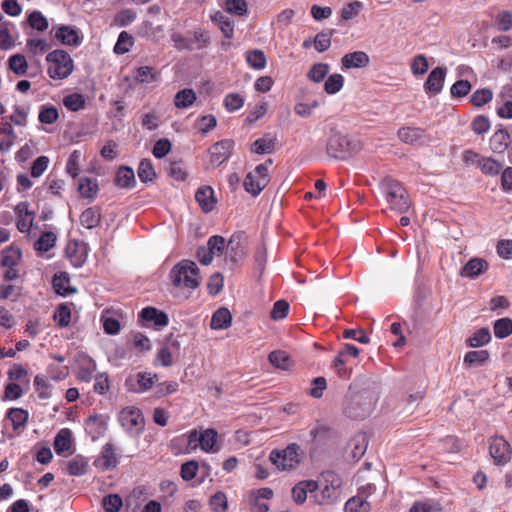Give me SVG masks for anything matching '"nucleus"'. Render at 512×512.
Masks as SVG:
<instances>
[{"label":"nucleus","mask_w":512,"mask_h":512,"mask_svg":"<svg viewBox=\"0 0 512 512\" xmlns=\"http://www.w3.org/2000/svg\"><path fill=\"white\" fill-rule=\"evenodd\" d=\"M174 287L175 297L187 299L191 292L199 286V268L194 261L182 260L176 264L169 274Z\"/></svg>","instance_id":"obj_1"},{"label":"nucleus","mask_w":512,"mask_h":512,"mask_svg":"<svg viewBox=\"0 0 512 512\" xmlns=\"http://www.w3.org/2000/svg\"><path fill=\"white\" fill-rule=\"evenodd\" d=\"M362 150L361 142L348 135L333 133L326 145L327 154L337 160H346Z\"/></svg>","instance_id":"obj_2"},{"label":"nucleus","mask_w":512,"mask_h":512,"mask_svg":"<svg viewBox=\"0 0 512 512\" xmlns=\"http://www.w3.org/2000/svg\"><path fill=\"white\" fill-rule=\"evenodd\" d=\"M375 403L374 397L368 392L349 394L344 400L343 412L348 418L361 420L372 413Z\"/></svg>","instance_id":"obj_3"},{"label":"nucleus","mask_w":512,"mask_h":512,"mask_svg":"<svg viewBox=\"0 0 512 512\" xmlns=\"http://www.w3.org/2000/svg\"><path fill=\"white\" fill-rule=\"evenodd\" d=\"M46 61L49 63L47 74L54 80H63L73 72V59L64 50L57 49L49 52Z\"/></svg>","instance_id":"obj_4"},{"label":"nucleus","mask_w":512,"mask_h":512,"mask_svg":"<svg viewBox=\"0 0 512 512\" xmlns=\"http://www.w3.org/2000/svg\"><path fill=\"white\" fill-rule=\"evenodd\" d=\"M382 189L385 194L386 201L391 209L398 213H405L410 207V201L406 190L400 182L392 179L385 178L382 182Z\"/></svg>","instance_id":"obj_5"},{"label":"nucleus","mask_w":512,"mask_h":512,"mask_svg":"<svg viewBox=\"0 0 512 512\" xmlns=\"http://www.w3.org/2000/svg\"><path fill=\"white\" fill-rule=\"evenodd\" d=\"M302 455L303 452L300 446L296 443H291L282 450H272L269 459L278 470L290 471L299 465Z\"/></svg>","instance_id":"obj_6"},{"label":"nucleus","mask_w":512,"mask_h":512,"mask_svg":"<svg viewBox=\"0 0 512 512\" xmlns=\"http://www.w3.org/2000/svg\"><path fill=\"white\" fill-rule=\"evenodd\" d=\"M172 40L177 49L188 51L202 50L211 44L209 32L202 29L189 32L185 36L181 34H174L172 36Z\"/></svg>","instance_id":"obj_7"},{"label":"nucleus","mask_w":512,"mask_h":512,"mask_svg":"<svg viewBox=\"0 0 512 512\" xmlns=\"http://www.w3.org/2000/svg\"><path fill=\"white\" fill-rule=\"evenodd\" d=\"M342 480L333 471H325L321 474V494L316 496V502L324 505L336 501L340 495Z\"/></svg>","instance_id":"obj_8"},{"label":"nucleus","mask_w":512,"mask_h":512,"mask_svg":"<svg viewBox=\"0 0 512 512\" xmlns=\"http://www.w3.org/2000/svg\"><path fill=\"white\" fill-rule=\"evenodd\" d=\"M122 427L132 435H139L144 430V417L139 408L125 407L119 414Z\"/></svg>","instance_id":"obj_9"},{"label":"nucleus","mask_w":512,"mask_h":512,"mask_svg":"<svg viewBox=\"0 0 512 512\" xmlns=\"http://www.w3.org/2000/svg\"><path fill=\"white\" fill-rule=\"evenodd\" d=\"M234 148V141L231 139H223L214 143L208 150L210 156V165L213 168L219 167L226 162Z\"/></svg>","instance_id":"obj_10"},{"label":"nucleus","mask_w":512,"mask_h":512,"mask_svg":"<svg viewBox=\"0 0 512 512\" xmlns=\"http://www.w3.org/2000/svg\"><path fill=\"white\" fill-rule=\"evenodd\" d=\"M489 452L497 465H504L511 459V449L509 443L500 436H495L489 440Z\"/></svg>","instance_id":"obj_11"},{"label":"nucleus","mask_w":512,"mask_h":512,"mask_svg":"<svg viewBox=\"0 0 512 512\" xmlns=\"http://www.w3.org/2000/svg\"><path fill=\"white\" fill-rule=\"evenodd\" d=\"M446 76V68L435 67L429 73L425 83L424 91L429 96H435L442 91Z\"/></svg>","instance_id":"obj_12"},{"label":"nucleus","mask_w":512,"mask_h":512,"mask_svg":"<svg viewBox=\"0 0 512 512\" xmlns=\"http://www.w3.org/2000/svg\"><path fill=\"white\" fill-rule=\"evenodd\" d=\"M273 495V490L268 487L251 491L248 498L251 512H268L269 506L262 500H269Z\"/></svg>","instance_id":"obj_13"},{"label":"nucleus","mask_w":512,"mask_h":512,"mask_svg":"<svg viewBox=\"0 0 512 512\" xmlns=\"http://www.w3.org/2000/svg\"><path fill=\"white\" fill-rule=\"evenodd\" d=\"M86 433L93 441L102 436L107 429L106 418L102 415L93 414L84 423Z\"/></svg>","instance_id":"obj_14"},{"label":"nucleus","mask_w":512,"mask_h":512,"mask_svg":"<svg viewBox=\"0 0 512 512\" xmlns=\"http://www.w3.org/2000/svg\"><path fill=\"white\" fill-rule=\"evenodd\" d=\"M52 31H55L54 37L63 45L79 46L81 43L78 31L72 26L62 25L58 28H53Z\"/></svg>","instance_id":"obj_15"},{"label":"nucleus","mask_w":512,"mask_h":512,"mask_svg":"<svg viewBox=\"0 0 512 512\" xmlns=\"http://www.w3.org/2000/svg\"><path fill=\"white\" fill-rule=\"evenodd\" d=\"M195 199L205 213L211 212L216 204L214 190L210 186H202L195 193Z\"/></svg>","instance_id":"obj_16"},{"label":"nucleus","mask_w":512,"mask_h":512,"mask_svg":"<svg viewBox=\"0 0 512 512\" xmlns=\"http://www.w3.org/2000/svg\"><path fill=\"white\" fill-rule=\"evenodd\" d=\"M140 318L147 322H153L157 327H164L168 325L169 319L165 312L158 310L155 307H145L139 314Z\"/></svg>","instance_id":"obj_17"},{"label":"nucleus","mask_w":512,"mask_h":512,"mask_svg":"<svg viewBox=\"0 0 512 512\" xmlns=\"http://www.w3.org/2000/svg\"><path fill=\"white\" fill-rule=\"evenodd\" d=\"M399 139L406 144H421L426 135L425 130L419 127H402L398 130Z\"/></svg>","instance_id":"obj_18"},{"label":"nucleus","mask_w":512,"mask_h":512,"mask_svg":"<svg viewBox=\"0 0 512 512\" xmlns=\"http://www.w3.org/2000/svg\"><path fill=\"white\" fill-rule=\"evenodd\" d=\"M102 220L101 208L93 206L85 209L79 217L81 226L86 229H94L98 227Z\"/></svg>","instance_id":"obj_19"},{"label":"nucleus","mask_w":512,"mask_h":512,"mask_svg":"<svg viewBox=\"0 0 512 512\" xmlns=\"http://www.w3.org/2000/svg\"><path fill=\"white\" fill-rule=\"evenodd\" d=\"M342 66L346 69L363 68L369 65L370 59L367 53L355 51L347 53L342 57Z\"/></svg>","instance_id":"obj_20"},{"label":"nucleus","mask_w":512,"mask_h":512,"mask_svg":"<svg viewBox=\"0 0 512 512\" xmlns=\"http://www.w3.org/2000/svg\"><path fill=\"white\" fill-rule=\"evenodd\" d=\"M510 144V134L502 126L490 138V148L494 153H504Z\"/></svg>","instance_id":"obj_21"},{"label":"nucleus","mask_w":512,"mask_h":512,"mask_svg":"<svg viewBox=\"0 0 512 512\" xmlns=\"http://www.w3.org/2000/svg\"><path fill=\"white\" fill-rule=\"evenodd\" d=\"M488 263L481 258L470 259L461 269L460 275L463 277L475 278L486 271Z\"/></svg>","instance_id":"obj_22"},{"label":"nucleus","mask_w":512,"mask_h":512,"mask_svg":"<svg viewBox=\"0 0 512 512\" xmlns=\"http://www.w3.org/2000/svg\"><path fill=\"white\" fill-rule=\"evenodd\" d=\"M98 461L103 470H113L117 467L118 459L115 453L114 445L112 443H106L103 446Z\"/></svg>","instance_id":"obj_23"},{"label":"nucleus","mask_w":512,"mask_h":512,"mask_svg":"<svg viewBox=\"0 0 512 512\" xmlns=\"http://www.w3.org/2000/svg\"><path fill=\"white\" fill-rule=\"evenodd\" d=\"M208 250L210 252L221 254L225 248L228 250L234 251L238 247V243L235 245V236H232V238L229 240L228 243H226V240L224 237L219 235L211 236L208 240Z\"/></svg>","instance_id":"obj_24"},{"label":"nucleus","mask_w":512,"mask_h":512,"mask_svg":"<svg viewBox=\"0 0 512 512\" xmlns=\"http://www.w3.org/2000/svg\"><path fill=\"white\" fill-rule=\"evenodd\" d=\"M268 183V179H259L255 173L249 172L244 179L243 185L246 192L252 194L253 196H258L261 191L268 185Z\"/></svg>","instance_id":"obj_25"},{"label":"nucleus","mask_w":512,"mask_h":512,"mask_svg":"<svg viewBox=\"0 0 512 512\" xmlns=\"http://www.w3.org/2000/svg\"><path fill=\"white\" fill-rule=\"evenodd\" d=\"M211 20L217 24L223 33V35L231 39L234 35V21L226 16L221 11H216L214 14L211 15Z\"/></svg>","instance_id":"obj_26"},{"label":"nucleus","mask_w":512,"mask_h":512,"mask_svg":"<svg viewBox=\"0 0 512 512\" xmlns=\"http://www.w3.org/2000/svg\"><path fill=\"white\" fill-rule=\"evenodd\" d=\"M232 315L227 308H219L212 316L210 327L214 330L227 329L231 326Z\"/></svg>","instance_id":"obj_27"},{"label":"nucleus","mask_w":512,"mask_h":512,"mask_svg":"<svg viewBox=\"0 0 512 512\" xmlns=\"http://www.w3.org/2000/svg\"><path fill=\"white\" fill-rule=\"evenodd\" d=\"M135 174L132 168L128 166H122L118 169L115 176V184L120 188H132L134 187Z\"/></svg>","instance_id":"obj_28"},{"label":"nucleus","mask_w":512,"mask_h":512,"mask_svg":"<svg viewBox=\"0 0 512 512\" xmlns=\"http://www.w3.org/2000/svg\"><path fill=\"white\" fill-rule=\"evenodd\" d=\"M78 191L82 197L93 200L99 191L97 180L89 177L80 178Z\"/></svg>","instance_id":"obj_29"},{"label":"nucleus","mask_w":512,"mask_h":512,"mask_svg":"<svg viewBox=\"0 0 512 512\" xmlns=\"http://www.w3.org/2000/svg\"><path fill=\"white\" fill-rule=\"evenodd\" d=\"M70 279L67 275V273L62 272L60 274H56L53 277L52 284L55 289V291L63 296L73 294L76 292L75 288H72L69 286Z\"/></svg>","instance_id":"obj_30"},{"label":"nucleus","mask_w":512,"mask_h":512,"mask_svg":"<svg viewBox=\"0 0 512 512\" xmlns=\"http://www.w3.org/2000/svg\"><path fill=\"white\" fill-rule=\"evenodd\" d=\"M8 68L17 76L25 75L28 70L26 57L20 53L11 55L8 59Z\"/></svg>","instance_id":"obj_31"},{"label":"nucleus","mask_w":512,"mask_h":512,"mask_svg":"<svg viewBox=\"0 0 512 512\" xmlns=\"http://www.w3.org/2000/svg\"><path fill=\"white\" fill-rule=\"evenodd\" d=\"M218 434L214 429H206L200 433V448L205 452H216L215 448L217 443Z\"/></svg>","instance_id":"obj_32"},{"label":"nucleus","mask_w":512,"mask_h":512,"mask_svg":"<svg viewBox=\"0 0 512 512\" xmlns=\"http://www.w3.org/2000/svg\"><path fill=\"white\" fill-rule=\"evenodd\" d=\"M491 340L489 328L483 327L477 330L471 337L466 340L468 347L478 348L486 345Z\"/></svg>","instance_id":"obj_33"},{"label":"nucleus","mask_w":512,"mask_h":512,"mask_svg":"<svg viewBox=\"0 0 512 512\" xmlns=\"http://www.w3.org/2000/svg\"><path fill=\"white\" fill-rule=\"evenodd\" d=\"M22 256L21 250L18 247L10 246L1 252L0 264L1 266H17Z\"/></svg>","instance_id":"obj_34"},{"label":"nucleus","mask_w":512,"mask_h":512,"mask_svg":"<svg viewBox=\"0 0 512 512\" xmlns=\"http://www.w3.org/2000/svg\"><path fill=\"white\" fill-rule=\"evenodd\" d=\"M71 447V432L69 429L60 430L54 439V449L57 454L68 451Z\"/></svg>","instance_id":"obj_35"},{"label":"nucleus","mask_w":512,"mask_h":512,"mask_svg":"<svg viewBox=\"0 0 512 512\" xmlns=\"http://www.w3.org/2000/svg\"><path fill=\"white\" fill-rule=\"evenodd\" d=\"M63 105L72 112H77L85 108V97L80 93H72L63 98Z\"/></svg>","instance_id":"obj_36"},{"label":"nucleus","mask_w":512,"mask_h":512,"mask_svg":"<svg viewBox=\"0 0 512 512\" xmlns=\"http://www.w3.org/2000/svg\"><path fill=\"white\" fill-rule=\"evenodd\" d=\"M494 335L498 339H504L512 334V319L500 318L494 322Z\"/></svg>","instance_id":"obj_37"},{"label":"nucleus","mask_w":512,"mask_h":512,"mask_svg":"<svg viewBox=\"0 0 512 512\" xmlns=\"http://www.w3.org/2000/svg\"><path fill=\"white\" fill-rule=\"evenodd\" d=\"M22 294V287L8 282L0 285V299L17 301Z\"/></svg>","instance_id":"obj_38"},{"label":"nucleus","mask_w":512,"mask_h":512,"mask_svg":"<svg viewBox=\"0 0 512 512\" xmlns=\"http://www.w3.org/2000/svg\"><path fill=\"white\" fill-rule=\"evenodd\" d=\"M7 418L12 422L14 430L25 426L28 421V412L22 408H11L7 412Z\"/></svg>","instance_id":"obj_39"},{"label":"nucleus","mask_w":512,"mask_h":512,"mask_svg":"<svg viewBox=\"0 0 512 512\" xmlns=\"http://www.w3.org/2000/svg\"><path fill=\"white\" fill-rule=\"evenodd\" d=\"M247 63L254 69L261 70L266 67L265 53L260 49L250 50L246 54Z\"/></svg>","instance_id":"obj_40"},{"label":"nucleus","mask_w":512,"mask_h":512,"mask_svg":"<svg viewBox=\"0 0 512 512\" xmlns=\"http://www.w3.org/2000/svg\"><path fill=\"white\" fill-rule=\"evenodd\" d=\"M59 118L58 109L53 105H42L40 107L38 120L42 124H53Z\"/></svg>","instance_id":"obj_41"},{"label":"nucleus","mask_w":512,"mask_h":512,"mask_svg":"<svg viewBox=\"0 0 512 512\" xmlns=\"http://www.w3.org/2000/svg\"><path fill=\"white\" fill-rule=\"evenodd\" d=\"M276 144L275 138H259L251 145V151L257 154L272 153Z\"/></svg>","instance_id":"obj_42"},{"label":"nucleus","mask_w":512,"mask_h":512,"mask_svg":"<svg viewBox=\"0 0 512 512\" xmlns=\"http://www.w3.org/2000/svg\"><path fill=\"white\" fill-rule=\"evenodd\" d=\"M478 167L485 174L495 176L502 169V164L491 157H482L478 160Z\"/></svg>","instance_id":"obj_43"},{"label":"nucleus","mask_w":512,"mask_h":512,"mask_svg":"<svg viewBox=\"0 0 512 512\" xmlns=\"http://www.w3.org/2000/svg\"><path fill=\"white\" fill-rule=\"evenodd\" d=\"M196 100L193 89H183L176 93L174 103L177 108H187Z\"/></svg>","instance_id":"obj_44"},{"label":"nucleus","mask_w":512,"mask_h":512,"mask_svg":"<svg viewBox=\"0 0 512 512\" xmlns=\"http://www.w3.org/2000/svg\"><path fill=\"white\" fill-rule=\"evenodd\" d=\"M57 240V235L54 232H44L40 238L35 242L34 248L39 252H47L54 247Z\"/></svg>","instance_id":"obj_45"},{"label":"nucleus","mask_w":512,"mask_h":512,"mask_svg":"<svg viewBox=\"0 0 512 512\" xmlns=\"http://www.w3.org/2000/svg\"><path fill=\"white\" fill-rule=\"evenodd\" d=\"M96 371V362L92 358H87L79 367L77 378L83 382H90Z\"/></svg>","instance_id":"obj_46"},{"label":"nucleus","mask_w":512,"mask_h":512,"mask_svg":"<svg viewBox=\"0 0 512 512\" xmlns=\"http://www.w3.org/2000/svg\"><path fill=\"white\" fill-rule=\"evenodd\" d=\"M330 66L326 63H315L307 73V78L313 82L319 83L327 76Z\"/></svg>","instance_id":"obj_47"},{"label":"nucleus","mask_w":512,"mask_h":512,"mask_svg":"<svg viewBox=\"0 0 512 512\" xmlns=\"http://www.w3.org/2000/svg\"><path fill=\"white\" fill-rule=\"evenodd\" d=\"M34 386H35V390H36L39 398L49 399L51 397V392H50L51 385H50L49 381L47 380L46 376H44L42 374L36 375L34 377Z\"/></svg>","instance_id":"obj_48"},{"label":"nucleus","mask_w":512,"mask_h":512,"mask_svg":"<svg viewBox=\"0 0 512 512\" xmlns=\"http://www.w3.org/2000/svg\"><path fill=\"white\" fill-rule=\"evenodd\" d=\"M269 362L276 368L286 370L290 366V358L285 351H272L268 356Z\"/></svg>","instance_id":"obj_49"},{"label":"nucleus","mask_w":512,"mask_h":512,"mask_svg":"<svg viewBox=\"0 0 512 512\" xmlns=\"http://www.w3.org/2000/svg\"><path fill=\"white\" fill-rule=\"evenodd\" d=\"M344 85V77L341 74L330 75L324 84V90L327 94L333 95L339 92Z\"/></svg>","instance_id":"obj_50"},{"label":"nucleus","mask_w":512,"mask_h":512,"mask_svg":"<svg viewBox=\"0 0 512 512\" xmlns=\"http://www.w3.org/2000/svg\"><path fill=\"white\" fill-rule=\"evenodd\" d=\"M134 41L131 34L127 31H122L119 34L118 40L114 46V52L116 54H124L127 53L132 47Z\"/></svg>","instance_id":"obj_51"},{"label":"nucleus","mask_w":512,"mask_h":512,"mask_svg":"<svg viewBox=\"0 0 512 512\" xmlns=\"http://www.w3.org/2000/svg\"><path fill=\"white\" fill-rule=\"evenodd\" d=\"M53 318L59 327H67L71 320L70 308L66 304H60L57 307Z\"/></svg>","instance_id":"obj_52"},{"label":"nucleus","mask_w":512,"mask_h":512,"mask_svg":"<svg viewBox=\"0 0 512 512\" xmlns=\"http://www.w3.org/2000/svg\"><path fill=\"white\" fill-rule=\"evenodd\" d=\"M369 509L370 504L359 496L352 497L345 504V512H368Z\"/></svg>","instance_id":"obj_53"},{"label":"nucleus","mask_w":512,"mask_h":512,"mask_svg":"<svg viewBox=\"0 0 512 512\" xmlns=\"http://www.w3.org/2000/svg\"><path fill=\"white\" fill-rule=\"evenodd\" d=\"M489 358L487 350L469 351L464 356V363L472 365H481L486 362Z\"/></svg>","instance_id":"obj_54"},{"label":"nucleus","mask_w":512,"mask_h":512,"mask_svg":"<svg viewBox=\"0 0 512 512\" xmlns=\"http://www.w3.org/2000/svg\"><path fill=\"white\" fill-rule=\"evenodd\" d=\"M493 93L490 89H477L470 98L472 104L476 107H482L492 100Z\"/></svg>","instance_id":"obj_55"},{"label":"nucleus","mask_w":512,"mask_h":512,"mask_svg":"<svg viewBox=\"0 0 512 512\" xmlns=\"http://www.w3.org/2000/svg\"><path fill=\"white\" fill-rule=\"evenodd\" d=\"M102 505L105 512H119L123 501L118 494H109L103 498Z\"/></svg>","instance_id":"obj_56"},{"label":"nucleus","mask_w":512,"mask_h":512,"mask_svg":"<svg viewBox=\"0 0 512 512\" xmlns=\"http://www.w3.org/2000/svg\"><path fill=\"white\" fill-rule=\"evenodd\" d=\"M155 170L150 160L144 159L138 167V177L144 183L152 181L155 178Z\"/></svg>","instance_id":"obj_57"},{"label":"nucleus","mask_w":512,"mask_h":512,"mask_svg":"<svg viewBox=\"0 0 512 512\" xmlns=\"http://www.w3.org/2000/svg\"><path fill=\"white\" fill-rule=\"evenodd\" d=\"M87 461L83 458H75L67 463V471L71 476H82L87 471Z\"/></svg>","instance_id":"obj_58"},{"label":"nucleus","mask_w":512,"mask_h":512,"mask_svg":"<svg viewBox=\"0 0 512 512\" xmlns=\"http://www.w3.org/2000/svg\"><path fill=\"white\" fill-rule=\"evenodd\" d=\"M333 33H334V30H330L329 32H325V31L319 32L316 35L313 43H314L315 49L318 52H324L330 47L331 38L333 36Z\"/></svg>","instance_id":"obj_59"},{"label":"nucleus","mask_w":512,"mask_h":512,"mask_svg":"<svg viewBox=\"0 0 512 512\" xmlns=\"http://www.w3.org/2000/svg\"><path fill=\"white\" fill-rule=\"evenodd\" d=\"M136 19V12L131 9H123L114 16V23L119 27H126Z\"/></svg>","instance_id":"obj_60"},{"label":"nucleus","mask_w":512,"mask_h":512,"mask_svg":"<svg viewBox=\"0 0 512 512\" xmlns=\"http://www.w3.org/2000/svg\"><path fill=\"white\" fill-rule=\"evenodd\" d=\"M289 303L285 300H278L274 303L271 311L270 317L273 320H281L284 319L289 312Z\"/></svg>","instance_id":"obj_61"},{"label":"nucleus","mask_w":512,"mask_h":512,"mask_svg":"<svg viewBox=\"0 0 512 512\" xmlns=\"http://www.w3.org/2000/svg\"><path fill=\"white\" fill-rule=\"evenodd\" d=\"M490 127L491 122L485 115L476 116L471 123L472 130L478 135H483L484 133L488 132Z\"/></svg>","instance_id":"obj_62"},{"label":"nucleus","mask_w":512,"mask_h":512,"mask_svg":"<svg viewBox=\"0 0 512 512\" xmlns=\"http://www.w3.org/2000/svg\"><path fill=\"white\" fill-rule=\"evenodd\" d=\"M29 25L38 31H44L48 28V20L39 11H33L28 17Z\"/></svg>","instance_id":"obj_63"},{"label":"nucleus","mask_w":512,"mask_h":512,"mask_svg":"<svg viewBox=\"0 0 512 512\" xmlns=\"http://www.w3.org/2000/svg\"><path fill=\"white\" fill-rule=\"evenodd\" d=\"M198 469V462L190 460L181 465L180 475L183 480L190 481L196 477Z\"/></svg>","instance_id":"obj_64"}]
</instances>
